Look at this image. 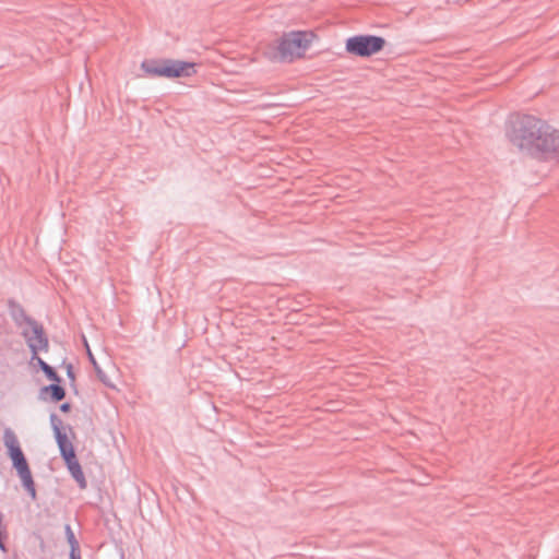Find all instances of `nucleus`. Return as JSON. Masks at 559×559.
Here are the masks:
<instances>
[{"mask_svg":"<svg viewBox=\"0 0 559 559\" xmlns=\"http://www.w3.org/2000/svg\"><path fill=\"white\" fill-rule=\"evenodd\" d=\"M385 45V39L380 36L355 35L345 40V51L349 56L367 59L381 52Z\"/></svg>","mask_w":559,"mask_h":559,"instance_id":"20e7f679","label":"nucleus"},{"mask_svg":"<svg viewBox=\"0 0 559 559\" xmlns=\"http://www.w3.org/2000/svg\"><path fill=\"white\" fill-rule=\"evenodd\" d=\"M55 401H61L64 397V390L58 384H51L45 389Z\"/></svg>","mask_w":559,"mask_h":559,"instance_id":"9b49d317","label":"nucleus"},{"mask_svg":"<svg viewBox=\"0 0 559 559\" xmlns=\"http://www.w3.org/2000/svg\"><path fill=\"white\" fill-rule=\"evenodd\" d=\"M32 360H36L37 364L39 365V367L41 368V370L45 372V374L50 379V380H53V381H57L58 380V377H57V373L53 371V369L47 365L41 358H39L37 356V358H33L32 357Z\"/></svg>","mask_w":559,"mask_h":559,"instance_id":"9d476101","label":"nucleus"},{"mask_svg":"<svg viewBox=\"0 0 559 559\" xmlns=\"http://www.w3.org/2000/svg\"><path fill=\"white\" fill-rule=\"evenodd\" d=\"M57 441L66 463L76 460L71 442H69L67 437L61 435L59 431L57 433Z\"/></svg>","mask_w":559,"mask_h":559,"instance_id":"6e6552de","label":"nucleus"},{"mask_svg":"<svg viewBox=\"0 0 559 559\" xmlns=\"http://www.w3.org/2000/svg\"><path fill=\"white\" fill-rule=\"evenodd\" d=\"M23 335L33 352V358H37L38 353L47 352L48 341L44 334L41 326L35 322H26L23 328Z\"/></svg>","mask_w":559,"mask_h":559,"instance_id":"39448f33","label":"nucleus"},{"mask_svg":"<svg viewBox=\"0 0 559 559\" xmlns=\"http://www.w3.org/2000/svg\"><path fill=\"white\" fill-rule=\"evenodd\" d=\"M67 466H68L71 475L73 476V478L80 485V487L81 488H85L86 487V480H85L84 474L82 472L81 465L78 462V460H72L70 462H67Z\"/></svg>","mask_w":559,"mask_h":559,"instance_id":"1a4fd4ad","label":"nucleus"},{"mask_svg":"<svg viewBox=\"0 0 559 559\" xmlns=\"http://www.w3.org/2000/svg\"><path fill=\"white\" fill-rule=\"evenodd\" d=\"M319 40L313 29H292L284 32L269 47V58L292 63L305 59L307 52Z\"/></svg>","mask_w":559,"mask_h":559,"instance_id":"f03ea898","label":"nucleus"},{"mask_svg":"<svg viewBox=\"0 0 559 559\" xmlns=\"http://www.w3.org/2000/svg\"><path fill=\"white\" fill-rule=\"evenodd\" d=\"M3 442L5 448L8 449V453L12 463L21 461L24 459V454L20 448L19 440L13 431L7 430L3 436Z\"/></svg>","mask_w":559,"mask_h":559,"instance_id":"0eeeda50","label":"nucleus"},{"mask_svg":"<svg viewBox=\"0 0 559 559\" xmlns=\"http://www.w3.org/2000/svg\"><path fill=\"white\" fill-rule=\"evenodd\" d=\"M13 466L16 468L24 487L27 489L31 496L35 498L36 490L26 459L24 457L21 461L14 462Z\"/></svg>","mask_w":559,"mask_h":559,"instance_id":"423d86ee","label":"nucleus"},{"mask_svg":"<svg viewBox=\"0 0 559 559\" xmlns=\"http://www.w3.org/2000/svg\"><path fill=\"white\" fill-rule=\"evenodd\" d=\"M141 68L148 76L166 79H187L198 72L195 62L176 59H148L141 63Z\"/></svg>","mask_w":559,"mask_h":559,"instance_id":"7ed1b4c3","label":"nucleus"},{"mask_svg":"<svg viewBox=\"0 0 559 559\" xmlns=\"http://www.w3.org/2000/svg\"><path fill=\"white\" fill-rule=\"evenodd\" d=\"M514 142L521 151L536 158L559 156V135L538 119L527 118L519 129Z\"/></svg>","mask_w":559,"mask_h":559,"instance_id":"f257e3e1","label":"nucleus"}]
</instances>
